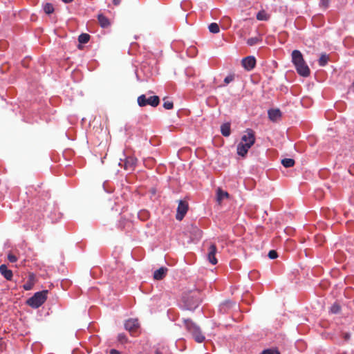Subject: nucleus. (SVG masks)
Here are the masks:
<instances>
[{
    "label": "nucleus",
    "instance_id": "1",
    "mask_svg": "<svg viewBox=\"0 0 354 354\" xmlns=\"http://www.w3.org/2000/svg\"><path fill=\"white\" fill-rule=\"evenodd\" d=\"M255 142V134L252 129H248L245 131V134L241 137V142L237 145V153L244 157L249 149L254 144Z\"/></svg>",
    "mask_w": 354,
    "mask_h": 354
},
{
    "label": "nucleus",
    "instance_id": "2",
    "mask_svg": "<svg viewBox=\"0 0 354 354\" xmlns=\"http://www.w3.org/2000/svg\"><path fill=\"white\" fill-rule=\"evenodd\" d=\"M292 62L294 64L297 72L303 77H308L310 71L301 53L298 50L292 52Z\"/></svg>",
    "mask_w": 354,
    "mask_h": 354
},
{
    "label": "nucleus",
    "instance_id": "3",
    "mask_svg": "<svg viewBox=\"0 0 354 354\" xmlns=\"http://www.w3.org/2000/svg\"><path fill=\"white\" fill-rule=\"evenodd\" d=\"M186 329L192 334L196 342L201 343L205 340V336L202 334L200 328L191 319L183 320Z\"/></svg>",
    "mask_w": 354,
    "mask_h": 354
},
{
    "label": "nucleus",
    "instance_id": "4",
    "mask_svg": "<svg viewBox=\"0 0 354 354\" xmlns=\"http://www.w3.org/2000/svg\"><path fill=\"white\" fill-rule=\"evenodd\" d=\"M48 293V290L37 292L27 300L26 304L33 308H37L46 301Z\"/></svg>",
    "mask_w": 354,
    "mask_h": 354
},
{
    "label": "nucleus",
    "instance_id": "5",
    "mask_svg": "<svg viewBox=\"0 0 354 354\" xmlns=\"http://www.w3.org/2000/svg\"><path fill=\"white\" fill-rule=\"evenodd\" d=\"M137 102L140 106L150 105L153 107H156L160 103V98L158 95L147 97L146 95L143 94L138 96Z\"/></svg>",
    "mask_w": 354,
    "mask_h": 354
},
{
    "label": "nucleus",
    "instance_id": "6",
    "mask_svg": "<svg viewBox=\"0 0 354 354\" xmlns=\"http://www.w3.org/2000/svg\"><path fill=\"white\" fill-rule=\"evenodd\" d=\"M186 308L189 310H194L199 304V299L196 296V292H194L191 296L184 301Z\"/></svg>",
    "mask_w": 354,
    "mask_h": 354
},
{
    "label": "nucleus",
    "instance_id": "7",
    "mask_svg": "<svg viewBox=\"0 0 354 354\" xmlns=\"http://www.w3.org/2000/svg\"><path fill=\"white\" fill-rule=\"evenodd\" d=\"M124 328L131 335H134L140 328V323L138 319H129L124 323Z\"/></svg>",
    "mask_w": 354,
    "mask_h": 354
},
{
    "label": "nucleus",
    "instance_id": "8",
    "mask_svg": "<svg viewBox=\"0 0 354 354\" xmlns=\"http://www.w3.org/2000/svg\"><path fill=\"white\" fill-rule=\"evenodd\" d=\"M188 210V203L184 201H180L177 207V213L176 218L178 221H181L185 216Z\"/></svg>",
    "mask_w": 354,
    "mask_h": 354
},
{
    "label": "nucleus",
    "instance_id": "9",
    "mask_svg": "<svg viewBox=\"0 0 354 354\" xmlns=\"http://www.w3.org/2000/svg\"><path fill=\"white\" fill-rule=\"evenodd\" d=\"M121 162L122 160H121ZM137 159L133 156H129L123 161V167L127 171H133L135 169Z\"/></svg>",
    "mask_w": 354,
    "mask_h": 354
},
{
    "label": "nucleus",
    "instance_id": "10",
    "mask_svg": "<svg viewBox=\"0 0 354 354\" xmlns=\"http://www.w3.org/2000/svg\"><path fill=\"white\" fill-rule=\"evenodd\" d=\"M256 64V59L252 56H248L243 59L242 65L248 71L253 69Z\"/></svg>",
    "mask_w": 354,
    "mask_h": 354
},
{
    "label": "nucleus",
    "instance_id": "11",
    "mask_svg": "<svg viewBox=\"0 0 354 354\" xmlns=\"http://www.w3.org/2000/svg\"><path fill=\"white\" fill-rule=\"evenodd\" d=\"M217 248L215 244H211L208 249L207 258L209 261L212 264L215 265L217 263V259L216 258V253Z\"/></svg>",
    "mask_w": 354,
    "mask_h": 354
},
{
    "label": "nucleus",
    "instance_id": "12",
    "mask_svg": "<svg viewBox=\"0 0 354 354\" xmlns=\"http://www.w3.org/2000/svg\"><path fill=\"white\" fill-rule=\"evenodd\" d=\"M0 273L3 277L8 280L11 281L13 277L12 271L9 270L6 265L2 264L0 266Z\"/></svg>",
    "mask_w": 354,
    "mask_h": 354
},
{
    "label": "nucleus",
    "instance_id": "13",
    "mask_svg": "<svg viewBox=\"0 0 354 354\" xmlns=\"http://www.w3.org/2000/svg\"><path fill=\"white\" fill-rule=\"evenodd\" d=\"M167 271L168 269L167 268H160L153 272V279L156 280L162 279L166 276Z\"/></svg>",
    "mask_w": 354,
    "mask_h": 354
},
{
    "label": "nucleus",
    "instance_id": "14",
    "mask_svg": "<svg viewBox=\"0 0 354 354\" xmlns=\"http://www.w3.org/2000/svg\"><path fill=\"white\" fill-rule=\"evenodd\" d=\"M97 19L100 26L104 28H108L111 25L110 20L103 14H99L97 16Z\"/></svg>",
    "mask_w": 354,
    "mask_h": 354
},
{
    "label": "nucleus",
    "instance_id": "15",
    "mask_svg": "<svg viewBox=\"0 0 354 354\" xmlns=\"http://www.w3.org/2000/svg\"><path fill=\"white\" fill-rule=\"evenodd\" d=\"M281 116L279 109H271L268 111V117L272 121L278 120Z\"/></svg>",
    "mask_w": 354,
    "mask_h": 354
},
{
    "label": "nucleus",
    "instance_id": "16",
    "mask_svg": "<svg viewBox=\"0 0 354 354\" xmlns=\"http://www.w3.org/2000/svg\"><path fill=\"white\" fill-rule=\"evenodd\" d=\"M229 197H230V195H229V194L227 192L223 191L221 188H218L217 189V192H216V201L218 203V204H221V201L224 198H228Z\"/></svg>",
    "mask_w": 354,
    "mask_h": 354
},
{
    "label": "nucleus",
    "instance_id": "17",
    "mask_svg": "<svg viewBox=\"0 0 354 354\" xmlns=\"http://www.w3.org/2000/svg\"><path fill=\"white\" fill-rule=\"evenodd\" d=\"M221 131L223 136L228 137L231 133L230 124L224 123L221 127Z\"/></svg>",
    "mask_w": 354,
    "mask_h": 354
},
{
    "label": "nucleus",
    "instance_id": "18",
    "mask_svg": "<svg viewBox=\"0 0 354 354\" xmlns=\"http://www.w3.org/2000/svg\"><path fill=\"white\" fill-rule=\"evenodd\" d=\"M262 41V37L261 36H258V37H251V38H249L246 43L248 46H254L260 42H261Z\"/></svg>",
    "mask_w": 354,
    "mask_h": 354
},
{
    "label": "nucleus",
    "instance_id": "19",
    "mask_svg": "<svg viewBox=\"0 0 354 354\" xmlns=\"http://www.w3.org/2000/svg\"><path fill=\"white\" fill-rule=\"evenodd\" d=\"M295 163V160L292 158H284L281 160V164L286 168L293 167Z\"/></svg>",
    "mask_w": 354,
    "mask_h": 354
},
{
    "label": "nucleus",
    "instance_id": "20",
    "mask_svg": "<svg viewBox=\"0 0 354 354\" xmlns=\"http://www.w3.org/2000/svg\"><path fill=\"white\" fill-rule=\"evenodd\" d=\"M270 16L266 12L265 10L259 11L257 15V19L259 21H268Z\"/></svg>",
    "mask_w": 354,
    "mask_h": 354
},
{
    "label": "nucleus",
    "instance_id": "21",
    "mask_svg": "<svg viewBox=\"0 0 354 354\" xmlns=\"http://www.w3.org/2000/svg\"><path fill=\"white\" fill-rule=\"evenodd\" d=\"M90 38H91V37H90V35L88 34H87V33H82L78 37V41L80 44H86V43L88 42Z\"/></svg>",
    "mask_w": 354,
    "mask_h": 354
},
{
    "label": "nucleus",
    "instance_id": "22",
    "mask_svg": "<svg viewBox=\"0 0 354 354\" xmlns=\"http://www.w3.org/2000/svg\"><path fill=\"white\" fill-rule=\"evenodd\" d=\"M328 59H329V57L326 54H322L318 60L319 66H326L328 63Z\"/></svg>",
    "mask_w": 354,
    "mask_h": 354
},
{
    "label": "nucleus",
    "instance_id": "23",
    "mask_svg": "<svg viewBox=\"0 0 354 354\" xmlns=\"http://www.w3.org/2000/svg\"><path fill=\"white\" fill-rule=\"evenodd\" d=\"M44 10L47 15L52 14L54 12V7L52 3H46L44 6Z\"/></svg>",
    "mask_w": 354,
    "mask_h": 354
},
{
    "label": "nucleus",
    "instance_id": "24",
    "mask_svg": "<svg viewBox=\"0 0 354 354\" xmlns=\"http://www.w3.org/2000/svg\"><path fill=\"white\" fill-rule=\"evenodd\" d=\"M209 30L212 33H218L220 31L218 25L216 23H212L209 26Z\"/></svg>",
    "mask_w": 354,
    "mask_h": 354
},
{
    "label": "nucleus",
    "instance_id": "25",
    "mask_svg": "<svg viewBox=\"0 0 354 354\" xmlns=\"http://www.w3.org/2000/svg\"><path fill=\"white\" fill-rule=\"evenodd\" d=\"M163 107L165 109L170 110L172 109L174 107V104L172 101H169L167 99V97L163 98Z\"/></svg>",
    "mask_w": 354,
    "mask_h": 354
},
{
    "label": "nucleus",
    "instance_id": "26",
    "mask_svg": "<svg viewBox=\"0 0 354 354\" xmlns=\"http://www.w3.org/2000/svg\"><path fill=\"white\" fill-rule=\"evenodd\" d=\"M340 310H341V307L337 303L333 304L330 309V313H332L333 314H337L340 312Z\"/></svg>",
    "mask_w": 354,
    "mask_h": 354
},
{
    "label": "nucleus",
    "instance_id": "27",
    "mask_svg": "<svg viewBox=\"0 0 354 354\" xmlns=\"http://www.w3.org/2000/svg\"><path fill=\"white\" fill-rule=\"evenodd\" d=\"M235 79V75L234 74H230L228 75L225 79H224V83L225 85H227L230 84V82H233Z\"/></svg>",
    "mask_w": 354,
    "mask_h": 354
},
{
    "label": "nucleus",
    "instance_id": "28",
    "mask_svg": "<svg viewBox=\"0 0 354 354\" xmlns=\"http://www.w3.org/2000/svg\"><path fill=\"white\" fill-rule=\"evenodd\" d=\"M118 339L122 344L127 343L128 341L127 337L124 333H120L118 336Z\"/></svg>",
    "mask_w": 354,
    "mask_h": 354
},
{
    "label": "nucleus",
    "instance_id": "29",
    "mask_svg": "<svg viewBox=\"0 0 354 354\" xmlns=\"http://www.w3.org/2000/svg\"><path fill=\"white\" fill-rule=\"evenodd\" d=\"M261 354H280V352L277 349H266Z\"/></svg>",
    "mask_w": 354,
    "mask_h": 354
},
{
    "label": "nucleus",
    "instance_id": "30",
    "mask_svg": "<svg viewBox=\"0 0 354 354\" xmlns=\"http://www.w3.org/2000/svg\"><path fill=\"white\" fill-rule=\"evenodd\" d=\"M34 284L32 282L27 281L23 286V288L26 290H30L32 288Z\"/></svg>",
    "mask_w": 354,
    "mask_h": 354
},
{
    "label": "nucleus",
    "instance_id": "31",
    "mask_svg": "<svg viewBox=\"0 0 354 354\" xmlns=\"http://www.w3.org/2000/svg\"><path fill=\"white\" fill-rule=\"evenodd\" d=\"M278 257L277 252L275 250H270L268 252V257L271 259H274Z\"/></svg>",
    "mask_w": 354,
    "mask_h": 354
},
{
    "label": "nucleus",
    "instance_id": "32",
    "mask_svg": "<svg viewBox=\"0 0 354 354\" xmlns=\"http://www.w3.org/2000/svg\"><path fill=\"white\" fill-rule=\"evenodd\" d=\"M8 261H9L10 262H11V263H15V262H16V261H17V257H16V256H15V255H14L13 254L10 253V254H8Z\"/></svg>",
    "mask_w": 354,
    "mask_h": 354
},
{
    "label": "nucleus",
    "instance_id": "33",
    "mask_svg": "<svg viewBox=\"0 0 354 354\" xmlns=\"http://www.w3.org/2000/svg\"><path fill=\"white\" fill-rule=\"evenodd\" d=\"M139 216L142 218V219H145V218H147L149 217V213L147 211H141L140 213H139Z\"/></svg>",
    "mask_w": 354,
    "mask_h": 354
},
{
    "label": "nucleus",
    "instance_id": "34",
    "mask_svg": "<svg viewBox=\"0 0 354 354\" xmlns=\"http://www.w3.org/2000/svg\"><path fill=\"white\" fill-rule=\"evenodd\" d=\"M320 5L322 6L324 9H326L328 8L329 6V0H321L320 1Z\"/></svg>",
    "mask_w": 354,
    "mask_h": 354
},
{
    "label": "nucleus",
    "instance_id": "35",
    "mask_svg": "<svg viewBox=\"0 0 354 354\" xmlns=\"http://www.w3.org/2000/svg\"><path fill=\"white\" fill-rule=\"evenodd\" d=\"M28 281L29 282H32V283L35 284V275L33 273L29 274Z\"/></svg>",
    "mask_w": 354,
    "mask_h": 354
},
{
    "label": "nucleus",
    "instance_id": "36",
    "mask_svg": "<svg viewBox=\"0 0 354 354\" xmlns=\"http://www.w3.org/2000/svg\"><path fill=\"white\" fill-rule=\"evenodd\" d=\"M164 350H167L165 347L162 348V350L160 348H157L155 351V354H166V352H164Z\"/></svg>",
    "mask_w": 354,
    "mask_h": 354
},
{
    "label": "nucleus",
    "instance_id": "37",
    "mask_svg": "<svg viewBox=\"0 0 354 354\" xmlns=\"http://www.w3.org/2000/svg\"><path fill=\"white\" fill-rule=\"evenodd\" d=\"M110 354H120V353L115 349H111L110 351Z\"/></svg>",
    "mask_w": 354,
    "mask_h": 354
},
{
    "label": "nucleus",
    "instance_id": "38",
    "mask_svg": "<svg viewBox=\"0 0 354 354\" xmlns=\"http://www.w3.org/2000/svg\"><path fill=\"white\" fill-rule=\"evenodd\" d=\"M121 0H113V4L118 6L120 4Z\"/></svg>",
    "mask_w": 354,
    "mask_h": 354
},
{
    "label": "nucleus",
    "instance_id": "39",
    "mask_svg": "<svg viewBox=\"0 0 354 354\" xmlns=\"http://www.w3.org/2000/svg\"><path fill=\"white\" fill-rule=\"evenodd\" d=\"M344 337L346 340H348L350 338V335L348 333H345Z\"/></svg>",
    "mask_w": 354,
    "mask_h": 354
},
{
    "label": "nucleus",
    "instance_id": "40",
    "mask_svg": "<svg viewBox=\"0 0 354 354\" xmlns=\"http://www.w3.org/2000/svg\"><path fill=\"white\" fill-rule=\"evenodd\" d=\"M65 3H71L73 0H62Z\"/></svg>",
    "mask_w": 354,
    "mask_h": 354
}]
</instances>
